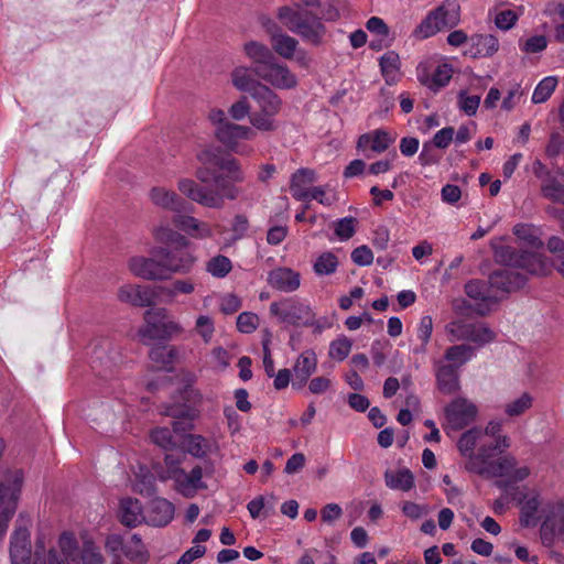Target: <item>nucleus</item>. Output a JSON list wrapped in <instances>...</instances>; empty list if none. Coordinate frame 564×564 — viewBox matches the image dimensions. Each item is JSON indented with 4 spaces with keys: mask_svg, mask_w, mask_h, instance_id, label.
Listing matches in <instances>:
<instances>
[{
    "mask_svg": "<svg viewBox=\"0 0 564 564\" xmlns=\"http://www.w3.org/2000/svg\"><path fill=\"white\" fill-rule=\"evenodd\" d=\"M254 76L257 75L253 73V67L250 69L239 66L231 72V83L239 91L248 93L250 96H253L254 91H258L259 86H264V84L254 78Z\"/></svg>",
    "mask_w": 564,
    "mask_h": 564,
    "instance_id": "c85d7f7f",
    "label": "nucleus"
},
{
    "mask_svg": "<svg viewBox=\"0 0 564 564\" xmlns=\"http://www.w3.org/2000/svg\"><path fill=\"white\" fill-rule=\"evenodd\" d=\"M193 376H189L188 382L180 391L181 399L185 402L183 405H171L166 409V414L174 419L172 426L176 433L185 432L193 427V421L197 417L196 405L202 401L200 392L192 384Z\"/></svg>",
    "mask_w": 564,
    "mask_h": 564,
    "instance_id": "9d476101",
    "label": "nucleus"
},
{
    "mask_svg": "<svg viewBox=\"0 0 564 564\" xmlns=\"http://www.w3.org/2000/svg\"><path fill=\"white\" fill-rule=\"evenodd\" d=\"M477 414V405L467 399L460 398V429L473 423Z\"/></svg>",
    "mask_w": 564,
    "mask_h": 564,
    "instance_id": "6e6d98bb",
    "label": "nucleus"
},
{
    "mask_svg": "<svg viewBox=\"0 0 564 564\" xmlns=\"http://www.w3.org/2000/svg\"><path fill=\"white\" fill-rule=\"evenodd\" d=\"M381 74L388 85H394L400 78V57L394 51H388L380 59Z\"/></svg>",
    "mask_w": 564,
    "mask_h": 564,
    "instance_id": "473e14b6",
    "label": "nucleus"
},
{
    "mask_svg": "<svg viewBox=\"0 0 564 564\" xmlns=\"http://www.w3.org/2000/svg\"><path fill=\"white\" fill-rule=\"evenodd\" d=\"M203 164L196 171V177L202 184L189 178L178 181V189L189 199L208 208L220 209L225 199L234 200L239 196L236 183L245 180L243 171L237 159L220 155L212 149H205L197 154Z\"/></svg>",
    "mask_w": 564,
    "mask_h": 564,
    "instance_id": "f257e3e1",
    "label": "nucleus"
},
{
    "mask_svg": "<svg viewBox=\"0 0 564 564\" xmlns=\"http://www.w3.org/2000/svg\"><path fill=\"white\" fill-rule=\"evenodd\" d=\"M458 9L454 2L446 0L436 10L430 12L416 26L414 34L421 39H427L446 26L455 23Z\"/></svg>",
    "mask_w": 564,
    "mask_h": 564,
    "instance_id": "2eb2a0df",
    "label": "nucleus"
},
{
    "mask_svg": "<svg viewBox=\"0 0 564 564\" xmlns=\"http://www.w3.org/2000/svg\"><path fill=\"white\" fill-rule=\"evenodd\" d=\"M366 28L370 33L381 37H387L390 32L387 23L379 17H371L368 19L366 22Z\"/></svg>",
    "mask_w": 564,
    "mask_h": 564,
    "instance_id": "69168bd1",
    "label": "nucleus"
},
{
    "mask_svg": "<svg viewBox=\"0 0 564 564\" xmlns=\"http://www.w3.org/2000/svg\"><path fill=\"white\" fill-rule=\"evenodd\" d=\"M149 357L159 367L171 368L176 359V349L167 345H156L151 348Z\"/></svg>",
    "mask_w": 564,
    "mask_h": 564,
    "instance_id": "e433bc0d",
    "label": "nucleus"
},
{
    "mask_svg": "<svg viewBox=\"0 0 564 564\" xmlns=\"http://www.w3.org/2000/svg\"><path fill=\"white\" fill-rule=\"evenodd\" d=\"M215 134L218 141L230 151L238 154H248L251 149L246 145L239 147V140H252L256 137V131L248 126L228 122L223 127H217Z\"/></svg>",
    "mask_w": 564,
    "mask_h": 564,
    "instance_id": "f3484780",
    "label": "nucleus"
},
{
    "mask_svg": "<svg viewBox=\"0 0 564 564\" xmlns=\"http://www.w3.org/2000/svg\"><path fill=\"white\" fill-rule=\"evenodd\" d=\"M541 194L551 202L564 203V173H561V177L552 174L541 183Z\"/></svg>",
    "mask_w": 564,
    "mask_h": 564,
    "instance_id": "f704fd0d",
    "label": "nucleus"
},
{
    "mask_svg": "<svg viewBox=\"0 0 564 564\" xmlns=\"http://www.w3.org/2000/svg\"><path fill=\"white\" fill-rule=\"evenodd\" d=\"M402 513L411 519L417 520L427 514V507L412 501H404L401 506Z\"/></svg>",
    "mask_w": 564,
    "mask_h": 564,
    "instance_id": "680f3d73",
    "label": "nucleus"
},
{
    "mask_svg": "<svg viewBox=\"0 0 564 564\" xmlns=\"http://www.w3.org/2000/svg\"><path fill=\"white\" fill-rule=\"evenodd\" d=\"M246 55L253 62V73L268 64L274 57L272 51L264 44L251 41L245 44Z\"/></svg>",
    "mask_w": 564,
    "mask_h": 564,
    "instance_id": "72a5a7b5",
    "label": "nucleus"
},
{
    "mask_svg": "<svg viewBox=\"0 0 564 564\" xmlns=\"http://www.w3.org/2000/svg\"><path fill=\"white\" fill-rule=\"evenodd\" d=\"M455 129L453 127H445L437 131L433 138V145L438 149L447 148L453 141Z\"/></svg>",
    "mask_w": 564,
    "mask_h": 564,
    "instance_id": "338daca9",
    "label": "nucleus"
},
{
    "mask_svg": "<svg viewBox=\"0 0 564 564\" xmlns=\"http://www.w3.org/2000/svg\"><path fill=\"white\" fill-rule=\"evenodd\" d=\"M350 257L352 262L360 267L370 265L373 261V253L371 249L366 245L355 248Z\"/></svg>",
    "mask_w": 564,
    "mask_h": 564,
    "instance_id": "bf43d9fd",
    "label": "nucleus"
},
{
    "mask_svg": "<svg viewBox=\"0 0 564 564\" xmlns=\"http://www.w3.org/2000/svg\"><path fill=\"white\" fill-rule=\"evenodd\" d=\"M259 326V317L252 312H242L237 317V328L240 333L251 334Z\"/></svg>",
    "mask_w": 564,
    "mask_h": 564,
    "instance_id": "603ef678",
    "label": "nucleus"
},
{
    "mask_svg": "<svg viewBox=\"0 0 564 564\" xmlns=\"http://www.w3.org/2000/svg\"><path fill=\"white\" fill-rule=\"evenodd\" d=\"M557 85V78L554 76H549L543 78L538 86L535 87L533 95H532V101L534 104H541L546 101L553 91L555 90Z\"/></svg>",
    "mask_w": 564,
    "mask_h": 564,
    "instance_id": "79ce46f5",
    "label": "nucleus"
},
{
    "mask_svg": "<svg viewBox=\"0 0 564 564\" xmlns=\"http://www.w3.org/2000/svg\"><path fill=\"white\" fill-rule=\"evenodd\" d=\"M351 347V340L346 336H341L329 344L328 355L337 361H343L349 356Z\"/></svg>",
    "mask_w": 564,
    "mask_h": 564,
    "instance_id": "37998d69",
    "label": "nucleus"
},
{
    "mask_svg": "<svg viewBox=\"0 0 564 564\" xmlns=\"http://www.w3.org/2000/svg\"><path fill=\"white\" fill-rule=\"evenodd\" d=\"M152 202L164 209L180 213L184 209L185 202L175 192L164 187H153L150 193Z\"/></svg>",
    "mask_w": 564,
    "mask_h": 564,
    "instance_id": "c756f323",
    "label": "nucleus"
},
{
    "mask_svg": "<svg viewBox=\"0 0 564 564\" xmlns=\"http://www.w3.org/2000/svg\"><path fill=\"white\" fill-rule=\"evenodd\" d=\"M276 18L290 32L299 35L303 42L319 46L326 35V26L321 17L308 10L283 6L278 9Z\"/></svg>",
    "mask_w": 564,
    "mask_h": 564,
    "instance_id": "20e7f679",
    "label": "nucleus"
},
{
    "mask_svg": "<svg viewBox=\"0 0 564 564\" xmlns=\"http://www.w3.org/2000/svg\"><path fill=\"white\" fill-rule=\"evenodd\" d=\"M532 405V397L529 393H523L520 398L508 403L505 412L509 416H518L524 413Z\"/></svg>",
    "mask_w": 564,
    "mask_h": 564,
    "instance_id": "3c124183",
    "label": "nucleus"
},
{
    "mask_svg": "<svg viewBox=\"0 0 564 564\" xmlns=\"http://www.w3.org/2000/svg\"><path fill=\"white\" fill-rule=\"evenodd\" d=\"M395 141V138L384 129H376L361 134L357 141L359 150L370 148L376 153H382Z\"/></svg>",
    "mask_w": 564,
    "mask_h": 564,
    "instance_id": "bb28decb",
    "label": "nucleus"
},
{
    "mask_svg": "<svg viewBox=\"0 0 564 564\" xmlns=\"http://www.w3.org/2000/svg\"><path fill=\"white\" fill-rule=\"evenodd\" d=\"M195 290V284L189 279H178L170 285H133L127 284L120 288L118 297L121 302L129 303L133 306H151L159 296L173 299L180 294H191Z\"/></svg>",
    "mask_w": 564,
    "mask_h": 564,
    "instance_id": "39448f33",
    "label": "nucleus"
},
{
    "mask_svg": "<svg viewBox=\"0 0 564 564\" xmlns=\"http://www.w3.org/2000/svg\"><path fill=\"white\" fill-rule=\"evenodd\" d=\"M185 451L195 458H205L218 448L216 441L200 434H187L183 440Z\"/></svg>",
    "mask_w": 564,
    "mask_h": 564,
    "instance_id": "cd10ccee",
    "label": "nucleus"
},
{
    "mask_svg": "<svg viewBox=\"0 0 564 564\" xmlns=\"http://www.w3.org/2000/svg\"><path fill=\"white\" fill-rule=\"evenodd\" d=\"M501 241V238L490 241L494 259L497 263L503 267L522 269L530 274H539L543 271V262L535 252L506 246Z\"/></svg>",
    "mask_w": 564,
    "mask_h": 564,
    "instance_id": "0eeeda50",
    "label": "nucleus"
},
{
    "mask_svg": "<svg viewBox=\"0 0 564 564\" xmlns=\"http://www.w3.org/2000/svg\"><path fill=\"white\" fill-rule=\"evenodd\" d=\"M22 469L8 470L0 481V541L4 538L9 522L15 513L23 485Z\"/></svg>",
    "mask_w": 564,
    "mask_h": 564,
    "instance_id": "6e6552de",
    "label": "nucleus"
},
{
    "mask_svg": "<svg viewBox=\"0 0 564 564\" xmlns=\"http://www.w3.org/2000/svg\"><path fill=\"white\" fill-rule=\"evenodd\" d=\"M436 384L444 394H453L458 390V345L451 346L444 360L436 362Z\"/></svg>",
    "mask_w": 564,
    "mask_h": 564,
    "instance_id": "dca6fc26",
    "label": "nucleus"
},
{
    "mask_svg": "<svg viewBox=\"0 0 564 564\" xmlns=\"http://www.w3.org/2000/svg\"><path fill=\"white\" fill-rule=\"evenodd\" d=\"M499 50L498 39L492 34H474L468 37L460 31V51L465 56L481 58L492 56Z\"/></svg>",
    "mask_w": 564,
    "mask_h": 564,
    "instance_id": "6ab92c4d",
    "label": "nucleus"
},
{
    "mask_svg": "<svg viewBox=\"0 0 564 564\" xmlns=\"http://www.w3.org/2000/svg\"><path fill=\"white\" fill-rule=\"evenodd\" d=\"M202 478L203 469L198 465L193 467L189 473L182 468L181 470H174V474H172L176 490L186 498H192L198 490L206 488Z\"/></svg>",
    "mask_w": 564,
    "mask_h": 564,
    "instance_id": "4be33fe9",
    "label": "nucleus"
},
{
    "mask_svg": "<svg viewBox=\"0 0 564 564\" xmlns=\"http://www.w3.org/2000/svg\"><path fill=\"white\" fill-rule=\"evenodd\" d=\"M433 332V319L431 316L425 315L421 317L417 329L416 337L422 344H429Z\"/></svg>",
    "mask_w": 564,
    "mask_h": 564,
    "instance_id": "e2e57ef3",
    "label": "nucleus"
},
{
    "mask_svg": "<svg viewBox=\"0 0 564 564\" xmlns=\"http://www.w3.org/2000/svg\"><path fill=\"white\" fill-rule=\"evenodd\" d=\"M513 234L524 242L528 243L532 249H540L543 247V242L539 237L535 236L533 227L529 225H517L513 228Z\"/></svg>",
    "mask_w": 564,
    "mask_h": 564,
    "instance_id": "09e8293b",
    "label": "nucleus"
},
{
    "mask_svg": "<svg viewBox=\"0 0 564 564\" xmlns=\"http://www.w3.org/2000/svg\"><path fill=\"white\" fill-rule=\"evenodd\" d=\"M174 505L165 498L155 497L149 502L148 520L153 527H165L174 517Z\"/></svg>",
    "mask_w": 564,
    "mask_h": 564,
    "instance_id": "a878e982",
    "label": "nucleus"
},
{
    "mask_svg": "<svg viewBox=\"0 0 564 564\" xmlns=\"http://www.w3.org/2000/svg\"><path fill=\"white\" fill-rule=\"evenodd\" d=\"M465 293L468 301L460 304V316L465 310L471 308L476 314L484 316L488 314L499 299L492 294V290L488 282L481 280H471L465 284Z\"/></svg>",
    "mask_w": 564,
    "mask_h": 564,
    "instance_id": "4468645a",
    "label": "nucleus"
},
{
    "mask_svg": "<svg viewBox=\"0 0 564 564\" xmlns=\"http://www.w3.org/2000/svg\"><path fill=\"white\" fill-rule=\"evenodd\" d=\"M58 546L67 561H75L78 542L73 533L63 532L58 538Z\"/></svg>",
    "mask_w": 564,
    "mask_h": 564,
    "instance_id": "de8ad7c7",
    "label": "nucleus"
},
{
    "mask_svg": "<svg viewBox=\"0 0 564 564\" xmlns=\"http://www.w3.org/2000/svg\"><path fill=\"white\" fill-rule=\"evenodd\" d=\"M488 283L491 290L509 294L522 289L527 283V276L523 273L502 268L490 273Z\"/></svg>",
    "mask_w": 564,
    "mask_h": 564,
    "instance_id": "412c9836",
    "label": "nucleus"
},
{
    "mask_svg": "<svg viewBox=\"0 0 564 564\" xmlns=\"http://www.w3.org/2000/svg\"><path fill=\"white\" fill-rule=\"evenodd\" d=\"M262 24L267 33L270 35L273 51L286 59L293 58L299 46V41L284 33L282 28L271 19H267Z\"/></svg>",
    "mask_w": 564,
    "mask_h": 564,
    "instance_id": "aec40b11",
    "label": "nucleus"
},
{
    "mask_svg": "<svg viewBox=\"0 0 564 564\" xmlns=\"http://www.w3.org/2000/svg\"><path fill=\"white\" fill-rule=\"evenodd\" d=\"M312 308L307 301L290 296L273 301L269 312L279 323L300 328L307 324Z\"/></svg>",
    "mask_w": 564,
    "mask_h": 564,
    "instance_id": "f8f14e48",
    "label": "nucleus"
},
{
    "mask_svg": "<svg viewBox=\"0 0 564 564\" xmlns=\"http://www.w3.org/2000/svg\"><path fill=\"white\" fill-rule=\"evenodd\" d=\"M257 77L278 89H293L297 86V77L290 68L278 62L275 56L256 73Z\"/></svg>",
    "mask_w": 564,
    "mask_h": 564,
    "instance_id": "a211bd4d",
    "label": "nucleus"
},
{
    "mask_svg": "<svg viewBox=\"0 0 564 564\" xmlns=\"http://www.w3.org/2000/svg\"><path fill=\"white\" fill-rule=\"evenodd\" d=\"M84 564H105V558L100 550L93 541H85L82 551Z\"/></svg>",
    "mask_w": 564,
    "mask_h": 564,
    "instance_id": "864d4df0",
    "label": "nucleus"
},
{
    "mask_svg": "<svg viewBox=\"0 0 564 564\" xmlns=\"http://www.w3.org/2000/svg\"><path fill=\"white\" fill-rule=\"evenodd\" d=\"M452 73H453V70L449 65H447V64L437 65L432 74L431 83L429 84L430 87H433V88L444 87L452 78Z\"/></svg>",
    "mask_w": 564,
    "mask_h": 564,
    "instance_id": "5fc2aeb1",
    "label": "nucleus"
},
{
    "mask_svg": "<svg viewBox=\"0 0 564 564\" xmlns=\"http://www.w3.org/2000/svg\"><path fill=\"white\" fill-rule=\"evenodd\" d=\"M248 229H249V220H248L247 216H245L242 214L236 215L234 217L232 224H231V231H232L231 241L236 242V241L242 239L246 236Z\"/></svg>",
    "mask_w": 564,
    "mask_h": 564,
    "instance_id": "13d9d810",
    "label": "nucleus"
},
{
    "mask_svg": "<svg viewBox=\"0 0 564 564\" xmlns=\"http://www.w3.org/2000/svg\"><path fill=\"white\" fill-rule=\"evenodd\" d=\"M518 17L512 10H503L496 15L495 23L500 30H510L517 22Z\"/></svg>",
    "mask_w": 564,
    "mask_h": 564,
    "instance_id": "774afa93",
    "label": "nucleus"
},
{
    "mask_svg": "<svg viewBox=\"0 0 564 564\" xmlns=\"http://www.w3.org/2000/svg\"><path fill=\"white\" fill-rule=\"evenodd\" d=\"M145 325L139 329L143 339L167 340L183 333L182 325L170 317L166 308H150L144 313Z\"/></svg>",
    "mask_w": 564,
    "mask_h": 564,
    "instance_id": "9b49d317",
    "label": "nucleus"
},
{
    "mask_svg": "<svg viewBox=\"0 0 564 564\" xmlns=\"http://www.w3.org/2000/svg\"><path fill=\"white\" fill-rule=\"evenodd\" d=\"M543 527H550L552 532L554 533H563L564 532V506L558 505L553 510V516L547 517L543 523Z\"/></svg>",
    "mask_w": 564,
    "mask_h": 564,
    "instance_id": "4d7b16f0",
    "label": "nucleus"
},
{
    "mask_svg": "<svg viewBox=\"0 0 564 564\" xmlns=\"http://www.w3.org/2000/svg\"><path fill=\"white\" fill-rule=\"evenodd\" d=\"M232 270L231 260L223 254H217L206 262V271L214 278L223 279Z\"/></svg>",
    "mask_w": 564,
    "mask_h": 564,
    "instance_id": "58836bf2",
    "label": "nucleus"
},
{
    "mask_svg": "<svg viewBox=\"0 0 564 564\" xmlns=\"http://www.w3.org/2000/svg\"><path fill=\"white\" fill-rule=\"evenodd\" d=\"M195 332L202 337L205 344H208L215 333L213 318L207 315H199L195 322Z\"/></svg>",
    "mask_w": 564,
    "mask_h": 564,
    "instance_id": "8fccbe9b",
    "label": "nucleus"
},
{
    "mask_svg": "<svg viewBox=\"0 0 564 564\" xmlns=\"http://www.w3.org/2000/svg\"><path fill=\"white\" fill-rule=\"evenodd\" d=\"M151 441L162 447L163 449H172L176 443L173 437V433L169 427H155L150 434Z\"/></svg>",
    "mask_w": 564,
    "mask_h": 564,
    "instance_id": "49530a36",
    "label": "nucleus"
},
{
    "mask_svg": "<svg viewBox=\"0 0 564 564\" xmlns=\"http://www.w3.org/2000/svg\"><path fill=\"white\" fill-rule=\"evenodd\" d=\"M511 440L502 434V422L491 420L485 429L474 427L460 435V454L481 452L484 456H490L495 449H508Z\"/></svg>",
    "mask_w": 564,
    "mask_h": 564,
    "instance_id": "423d86ee",
    "label": "nucleus"
},
{
    "mask_svg": "<svg viewBox=\"0 0 564 564\" xmlns=\"http://www.w3.org/2000/svg\"><path fill=\"white\" fill-rule=\"evenodd\" d=\"M129 269L135 276L144 280L155 281L167 279L161 259L154 256L151 258L141 256L131 258Z\"/></svg>",
    "mask_w": 564,
    "mask_h": 564,
    "instance_id": "5701e85b",
    "label": "nucleus"
},
{
    "mask_svg": "<svg viewBox=\"0 0 564 564\" xmlns=\"http://www.w3.org/2000/svg\"><path fill=\"white\" fill-rule=\"evenodd\" d=\"M31 556L30 532L26 528H17L10 541L11 564H30Z\"/></svg>",
    "mask_w": 564,
    "mask_h": 564,
    "instance_id": "b1692460",
    "label": "nucleus"
},
{
    "mask_svg": "<svg viewBox=\"0 0 564 564\" xmlns=\"http://www.w3.org/2000/svg\"><path fill=\"white\" fill-rule=\"evenodd\" d=\"M120 522L128 528L137 527L139 523L138 500H132L131 498L121 500Z\"/></svg>",
    "mask_w": 564,
    "mask_h": 564,
    "instance_id": "4c0bfd02",
    "label": "nucleus"
},
{
    "mask_svg": "<svg viewBox=\"0 0 564 564\" xmlns=\"http://www.w3.org/2000/svg\"><path fill=\"white\" fill-rule=\"evenodd\" d=\"M251 98L256 101L258 110L250 115V123L260 131L275 130L274 117L282 108V100L269 86H259Z\"/></svg>",
    "mask_w": 564,
    "mask_h": 564,
    "instance_id": "1a4fd4ad",
    "label": "nucleus"
},
{
    "mask_svg": "<svg viewBox=\"0 0 564 564\" xmlns=\"http://www.w3.org/2000/svg\"><path fill=\"white\" fill-rule=\"evenodd\" d=\"M338 258L330 251H325L317 257L313 269L317 275H329L336 272Z\"/></svg>",
    "mask_w": 564,
    "mask_h": 564,
    "instance_id": "ea45409f",
    "label": "nucleus"
},
{
    "mask_svg": "<svg viewBox=\"0 0 564 564\" xmlns=\"http://www.w3.org/2000/svg\"><path fill=\"white\" fill-rule=\"evenodd\" d=\"M357 219L352 216L344 217L334 223V231L339 240L346 241L350 239L355 232L357 227Z\"/></svg>",
    "mask_w": 564,
    "mask_h": 564,
    "instance_id": "c03bdc74",
    "label": "nucleus"
},
{
    "mask_svg": "<svg viewBox=\"0 0 564 564\" xmlns=\"http://www.w3.org/2000/svg\"><path fill=\"white\" fill-rule=\"evenodd\" d=\"M155 477L151 473L137 476L133 489L143 497H153L155 495Z\"/></svg>",
    "mask_w": 564,
    "mask_h": 564,
    "instance_id": "a18cd8bd",
    "label": "nucleus"
},
{
    "mask_svg": "<svg viewBox=\"0 0 564 564\" xmlns=\"http://www.w3.org/2000/svg\"><path fill=\"white\" fill-rule=\"evenodd\" d=\"M154 239L162 246L153 248L151 254L161 259L167 279L172 274H187L192 271L197 258L189 249L191 241L185 236L161 226L154 230Z\"/></svg>",
    "mask_w": 564,
    "mask_h": 564,
    "instance_id": "7ed1b4c3",
    "label": "nucleus"
},
{
    "mask_svg": "<svg viewBox=\"0 0 564 564\" xmlns=\"http://www.w3.org/2000/svg\"><path fill=\"white\" fill-rule=\"evenodd\" d=\"M443 427L446 434L456 443L458 446V397L454 398L444 410V422Z\"/></svg>",
    "mask_w": 564,
    "mask_h": 564,
    "instance_id": "c9c22d12",
    "label": "nucleus"
},
{
    "mask_svg": "<svg viewBox=\"0 0 564 564\" xmlns=\"http://www.w3.org/2000/svg\"><path fill=\"white\" fill-rule=\"evenodd\" d=\"M506 451L495 449L488 457L481 455V452H473L469 454L465 467L468 471L487 478H496L495 485L509 494L514 489L513 485L528 478L531 471L527 466L518 467V460L511 454L499 456Z\"/></svg>",
    "mask_w": 564,
    "mask_h": 564,
    "instance_id": "f03ea898",
    "label": "nucleus"
},
{
    "mask_svg": "<svg viewBox=\"0 0 564 564\" xmlns=\"http://www.w3.org/2000/svg\"><path fill=\"white\" fill-rule=\"evenodd\" d=\"M540 499L538 496L528 498L521 508V524L524 527L536 525V513L540 508Z\"/></svg>",
    "mask_w": 564,
    "mask_h": 564,
    "instance_id": "a19ab883",
    "label": "nucleus"
},
{
    "mask_svg": "<svg viewBox=\"0 0 564 564\" xmlns=\"http://www.w3.org/2000/svg\"><path fill=\"white\" fill-rule=\"evenodd\" d=\"M316 181V172L308 167H301L296 170L292 176L291 181L292 183H295V185H307L312 184Z\"/></svg>",
    "mask_w": 564,
    "mask_h": 564,
    "instance_id": "0e129e2a",
    "label": "nucleus"
},
{
    "mask_svg": "<svg viewBox=\"0 0 564 564\" xmlns=\"http://www.w3.org/2000/svg\"><path fill=\"white\" fill-rule=\"evenodd\" d=\"M228 113L231 117V119H234L236 121H240V120L245 119L246 117L250 118V115L252 112H250V105H249L247 98L241 97L238 101L234 102L230 106Z\"/></svg>",
    "mask_w": 564,
    "mask_h": 564,
    "instance_id": "052dcab7",
    "label": "nucleus"
},
{
    "mask_svg": "<svg viewBox=\"0 0 564 564\" xmlns=\"http://www.w3.org/2000/svg\"><path fill=\"white\" fill-rule=\"evenodd\" d=\"M268 283L280 292L292 293L301 285V274L291 268L279 267L269 272Z\"/></svg>",
    "mask_w": 564,
    "mask_h": 564,
    "instance_id": "393cba45",
    "label": "nucleus"
},
{
    "mask_svg": "<svg viewBox=\"0 0 564 564\" xmlns=\"http://www.w3.org/2000/svg\"><path fill=\"white\" fill-rule=\"evenodd\" d=\"M317 367L316 354L308 349L303 351L296 359L294 365V377L300 384L307 382L308 378L315 372Z\"/></svg>",
    "mask_w": 564,
    "mask_h": 564,
    "instance_id": "7c9ffc66",
    "label": "nucleus"
},
{
    "mask_svg": "<svg viewBox=\"0 0 564 564\" xmlns=\"http://www.w3.org/2000/svg\"><path fill=\"white\" fill-rule=\"evenodd\" d=\"M494 339V332L482 322H460V366L469 361L478 349Z\"/></svg>",
    "mask_w": 564,
    "mask_h": 564,
    "instance_id": "ddd939ff",
    "label": "nucleus"
},
{
    "mask_svg": "<svg viewBox=\"0 0 564 564\" xmlns=\"http://www.w3.org/2000/svg\"><path fill=\"white\" fill-rule=\"evenodd\" d=\"M386 486L393 490L409 491L414 487V476L408 468L384 473Z\"/></svg>",
    "mask_w": 564,
    "mask_h": 564,
    "instance_id": "2f4dec72",
    "label": "nucleus"
}]
</instances>
